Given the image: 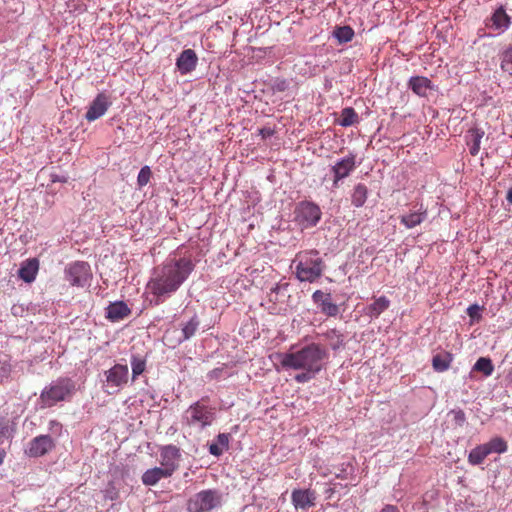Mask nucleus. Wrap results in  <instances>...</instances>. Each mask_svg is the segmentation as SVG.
<instances>
[{"label": "nucleus", "mask_w": 512, "mask_h": 512, "mask_svg": "<svg viewBox=\"0 0 512 512\" xmlns=\"http://www.w3.org/2000/svg\"><path fill=\"white\" fill-rule=\"evenodd\" d=\"M466 312L472 321H479L482 317L481 307L478 304H472L468 306Z\"/></svg>", "instance_id": "obj_40"}, {"label": "nucleus", "mask_w": 512, "mask_h": 512, "mask_svg": "<svg viewBox=\"0 0 512 512\" xmlns=\"http://www.w3.org/2000/svg\"><path fill=\"white\" fill-rule=\"evenodd\" d=\"M180 458V449L175 445H166L160 451L161 467L173 474L177 469V460Z\"/></svg>", "instance_id": "obj_15"}, {"label": "nucleus", "mask_w": 512, "mask_h": 512, "mask_svg": "<svg viewBox=\"0 0 512 512\" xmlns=\"http://www.w3.org/2000/svg\"><path fill=\"white\" fill-rule=\"evenodd\" d=\"M280 289H281V286L279 284H276L275 286H273L271 288V293H278Z\"/></svg>", "instance_id": "obj_51"}, {"label": "nucleus", "mask_w": 512, "mask_h": 512, "mask_svg": "<svg viewBox=\"0 0 512 512\" xmlns=\"http://www.w3.org/2000/svg\"><path fill=\"white\" fill-rule=\"evenodd\" d=\"M356 155L349 153L347 156L339 159L332 167L333 175H337L338 179L347 178L357 167Z\"/></svg>", "instance_id": "obj_14"}, {"label": "nucleus", "mask_w": 512, "mask_h": 512, "mask_svg": "<svg viewBox=\"0 0 512 512\" xmlns=\"http://www.w3.org/2000/svg\"><path fill=\"white\" fill-rule=\"evenodd\" d=\"M334 176V179H333V187H338L339 186V182L342 180V179H338L337 178V175H333Z\"/></svg>", "instance_id": "obj_50"}, {"label": "nucleus", "mask_w": 512, "mask_h": 512, "mask_svg": "<svg viewBox=\"0 0 512 512\" xmlns=\"http://www.w3.org/2000/svg\"><path fill=\"white\" fill-rule=\"evenodd\" d=\"M354 35V30L348 25L336 27V29L333 32V36L337 39V41L340 44L350 42L353 39Z\"/></svg>", "instance_id": "obj_32"}, {"label": "nucleus", "mask_w": 512, "mask_h": 512, "mask_svg": "<svg viewBox=\"0 0 512 512\" xmlns=\"http://www.w3.org/2000/svg\"><path fill=\"white\" fill-rule=\"evenodd\" d=\"M112 105L110 97L105 93H99L87 108L85 119L93 122L101 118Z\"/></svg>", "instance_id": "obj_13"}, {"label": "nucleus", "mask_w": 512, "mask_h": 512, "mask_svg": "<svg viewBox=\"0 0 512 512\" xmlns=\"http://www.w3.org/2000/svg\"><path fill=\"white\" fill-rule=\"evenodd\" d=\"M487 450H489V454H502L507 451V443L501 437H494L489 442L484 443Z\"/></svg>", "instance_id": "obj_35"}, {"label": "nucleus", "mask_w": 512, "mask_h": 512, "mask_svg": "<svg viewBox=\"0 0 512 512\" xmlns=\"http://www.w3.org/2000/svg\"><path fill=\"white\" fill-rule=\"evenodd\" d=\"M152 176V171L149 166H143L137 176V185L139 188L146 186Z\"/></svg>", "instance_id": "obj_38"}, {"label": "nucleus", "mask_w": 512, "mask_h": 512, "mask_svg": "<svg viewBox=\"0 0 512 512\" xmlns=\"http://www.w3.org/2000/svg\"><path fill=\"white\" fill-rule=\"evenodd\" d=\"M335 476L338 479H348L354 473V467L350 462H343L335 467Z\"/></svg>", "instance_id": "obj_37"}, {"label": "nucleus", "mask_w": 512, "mask_h": 512, "mask_svg": "<svg viewBox=\"0 0 512 512\" xmlns=\"http://www.w3.org/2000/svg\"><path fill=\"white\" fill-rule=\"evenodd\" d=\"M489 455V450L484 444L477 445L469 452L468 463L473 466L481 465Z\"/></svg>", "instance_id": "obj_29"}, {"label": "nucleus", "mask_w": 512, "mask_h": 512, "mask_svg": "<svg viewBox=\"0 0 512 512\" xmlns=\"http://www.w3.org/2000/svg\"><path fill=\"white\" fill-rule=\"evenodd\" d=\"M294 221L302 229L315 227L321 220L322 211L318 204L303 200L294 208Z\"/></svg>", "instance_id": "obj_7"}, {"label": "nucleus", "mask_w": 512, "mask_h": 512, "mask_svg": "<svg viewBox=\"0 0 512 512\" xmlns=\"http://www.w3.org/2000/svg\"><path fill=\"white\" fill-rule=\"evenodd\" d=\"M368 197V188L363 183H358L354 186L352 193H351V204L355 208L362 207Z\"/></svg>", "instance_id": "obj_28"}, {"label": "nucleus", "mask_w": 512, "mask_h": 512, "mask_svg": "<svg viewBox=\"0 0 512 512\" xmlns=\"http://www.w3.org/2000/svg\"><path fill=\"white\" fill-rule=\"evenodd\" d=\"M222 495L218 490L207 489L198 492L189 500L190 512H209L221 506Z\"/></svg>", "instance_id": "obj_9"}, {"label": "nucleus", "mask_w": 512, "mask_h": 512, "mask_svg": "<svg viewBox=\"0 0 512 512\" xmlns=\"http://www.w3.org/2000/svg\"><path fill=\"white\" fill-rule=\"evenodd\" d=\"M131 314V309L124 301L110 303L105 309V317L111 322H119Z\"/></svg>", "instance_id": "obj_20"}, {"label": "nucleus", "mask_w": 512, "mask_h": 512, "mask_svg": "<svg viewBox=\"0 0 512 512\" xmlns=\"http://www.w3.org/2000/svg\"><path fill=\"white\" fill-rule=\"evenodd\" d=\"M427 218V210L422 207L418 211L409 212L400 217V223L407 229H412L420 225Z\"/></svg>", "instance_id": "obj_25"}, {"label": "nucleus", "mask_w": 512, "mask_h": 512, "mask_svg": "<svg viewBox=\"0 0 512 512\" xmlns=\"http://www.w3.org/2000/svg\"><path fill=\"white\" fill-rule=\"evenodd\" d=\"M8 430V425L4 417L0 416V438L4 436V434Z\"/></svg>", "instance_id": "obj_44"}, {"label": "nucleus", "mask_w": 512, "mask_h": 512, "mask_svg": "<svg viewBox=\"0 0 512 512\" xmlns=\"http://www.w3.org/2000/svg\"><path fill=\"white\" fill-rule=\"evenodd\" d=\"M5 456H6L5 450L4 449H0V465L3 464Z\"/></svg>", "instance_id": "obj_49"}, {"label": "nucleus", "mask_w": 512, "mask_h": 512, "mask_svg": "<svg viewBox=\"0 0 512 512\" xmlns=\"http://www.w3.org/2000/svg\"><path fill=\"white\" fill-rule=\"evenodd\" d=\"M283 369L300 370L294 379L297 383H306L314 379L326 368L330 353L321 342H309L296 351L278 355Z\"/></svg>", "instance_id": "obj_2"}, {"label": "nucleus", "mask_w": 512, "mask_h": 512, "mask_svg": "<svg viewBox=\"0 0 512 512\" xmlns=\"http://www.w3.org/2000/svg\"><path fill=\"white\" fill-rule=\"evenodd\" d=\"M102 390L108 395L118 394L129 382V369L126 364L116 363L103 372Z\"/></svg>", "instance_id": "obj_6"}, {"label": "nucleus", "mask_w": 512, "mask_h": 512, "mask_svg": "<svg viewBox=\"0 0 512 512\" xmlns=\"http://www.w3.org/2000/svg\"><path fill=\"white\" fill-rule=\"evenodd\" d=\"M501 69L503 72L512 75V45L506 48L500 55Z\"/></svg>", "instance_id": "obj_36"}, {"label": "nucleus", "mask_w": 512, "mask_h": 512, "mask_svg": "<svg viewBox=\"0 0 512 512\" xmlns=\"http://www.w3.org/2000/svg\"><path fill=\"white\" fill-rule=\"evenodd\" d=\"M451 413L453 414V420L457 425L462 426L465 423L466 416L463 410H452Z\"/></svg>", "instance_id": "obj_41"}, {"label": "nucleus", "mask_w": 512, "mask_h": 512, "mask_svg": "<svg viewBox=\"0 0 512 512\" xmlns=\"http://www.w3.org/2000/svg\"><path fill=\"white\" fill-rule=\"evenodd\" d=\"M408 88L419 97H427L429 91L437 89L433 82L425 76L410 77Z\"/></svg>", "instance_id": "obj_19"}, {"label": "nucleus", "mask_w": 512, "mask_h": 512, "mask_svg": "<svg viewBox=\"0 0 512 512\" xmlns=\"http://www.w3.org/2000/svg\"><path fill=\"white\" fill-rule=\"evenodd\" d=\"M49 428H50V430H54L55 428L61 429V424L59 422H57L56 420H51L49 422Z\"/></svg>", "instance_id": "obj_45"}, {"label": "nucleus", "mask_w": 512, "mask_h": 512, "mask_svg": "<svg viewBox=\"0 0 512 512\" xmlns=\"http://www.w3.org/2000/svg\"><path fill=\"white\" fill-rule=\"evenodd\" d=\"M11 372V366L7 362L0 361V382L7 379Z\"/></svg>", "instance_id": "obj_42"}, {"label": "nucleus", "mask_w": 512, "mask_h": 512, "mask_svg": "<svg viewBox=\"0 0 512 512\" xmlns=\"http://www.w3.org/2000/svg\"><path fill=\"white\" fill-rule=\"evenodd\" d=\"M65 280L76 287L89 286L92 280V270L88 262L74 261L64 269Z\"/></svg>", "instance_id": "obj_8"}, {"label": "nucleus", "mask_w": 512, "mask_h": 512, "mask_svg": "<svg viewBox=\"0 0 512 512\" xmlns=\"http://www.w3.org/2000/svg\"><path fill=\"white\" fill-rule=\"evenodd\" d=\"M103 493H104V498L109 499L111 501L117 500L119 498V491L114 486V484L111 482L103 490Z\"/></svg>", "instance_id": "obj_39"}, {"label": "nucleus", "mask_w": 512, "mask_h": 512, "mask_svg": "<svg viewBox=\"0 0 512 512\" xmlns=\"http://www.w3.org/2000/svg\"><path fill=\"white\" fill-rule=\"evenodd\" d=\"M316 339H318V342H321V340L326 341L328 347L335 352L345 346L344 334L336 328H331L325 332L317 333Z\"/></svg>", "instance_id": "obj_18"}, {"label": "nucleus", "mask_w": 512, "mask_h": 512, "mask_svg": "<svg viewBox=\"0 0 512 512\" xmlns=\"http://www.w3.org/2000/svg\"><path fill=\"white\" fill-rule=\"evenodd\" d=\"M230 438L229 433H219L215 441L209 445V453L215 457H220L225 450L229 449Z\"/></svg>", "instance_id": "obj_27"}, {"label": "nucleus", "mask_w": 512, "mask_h": 512, "mask_svg": "<svg viewBox=\"0 0 512 512\" xmlns=\"http://www.w3.org/2000/svg\"><path fill=\"white\" fill-rule=\"evenodd\" d=\"M484 131L481 128H471L467 135L466 141L469 146V152L472 156H476L480 151L481 140L484 136Z\"/></svg>", "instance_id": "obj_26"}, {"label": "nucleus", "mask_w": 512, "mask_h": 512, "mask_svg": "<svg viewBox=\"0 0 512 512\" xmlns=\"http://www.w3.org/2000/svg\"><path fill=\"white\" fill-rule=\"evenodd\" d=\"M317 493L312 489H294L291 502L296 510L307 511L316 505Z\"/></svg>", "instance_id": "obj_12"}, {"label": "nucleus", "mask_w": 512, "mask_h": 512, "mask_svg": "<svg viewBox=\"0 0 512 512\" xmlns=\"http://www.w3.org/2000/svg\"><path fill=\"white\" fill-rule=\"evenodd\" d=\"M39 270V261L37 258H30L25 260L19 270V277L26 283H31L36 279Z\"/></svg>", "instance_id": "obj_21"}, {"label": "nucleus", "mask_w": 512, "mask_h": 512, "mask_svg": "<svg viewBox=\"0 0 512 512\" xmlns=\"http://www.w3.org/2000/svg\"><path fill=\"white\" fill-rule=\"evenodd\" d=\"M260 133L263 137H266L272 135L273 132L270 129H261Z\"/></svg>", "instance_id": "obj_47"}, {"label": "nucleus", "mask_w": 512, "mask_h": 512, "mask_svg": "<svg viewBox=\"0 0 512 512\" xmlns=\"http://www.w3.org/2000/svg\"><path fill=\"white\" fill-rule=\"evenodd\" d=\"M74 391L75 382L71 378L60 377L42 390L40 401L43 407H52L58 402L65 401Z\"/></svg>", "instance_id": "obj_5"}, {"label": "nucleus", "mask_w": 512, "mask_h": 512, "mask_svg": "<svg viewBox=\"0 0 512 512\" xmlns=\"http://www.w3.org/2000/svg\"><path fill=\"white\" fill-rule=\"evenodd\" d=\"M511 23V17L506 13L504 7L500 6L493 12L486 25L501 34L509 29Z\"/></svg>", "instance_id": "obj_16"}, {"label": "nucleus", "mask_w": 512, "mask_h": 512, "mask_svg": "<svg viewBox=\"0 0 512 512\" xmlns=\"http://www.w3.org/2000/svg\"><path fill=\"white\" fill-rule=\"evenodd\" d=\"M172 474L163 467H154L146 470L142 475V482L147 486L157 484L161 479L170 477Z\"/></svg>", "instance_id": "obj_24"}, {"label": "nucleus", "mask_w": 512, "mask_h": 512, "mask_svg": "<svg viewBox=\"0 0 512 512\" xmlns=\"http://www.w3.org/2000/svg\"><path fill=\"white\" fill-rule=\"evenodd\" d=\"M390 300L386 296L374 298V301L364 308V314L371 319H377L390 307Z\"/></svg>", "instance_id": "obj_22"}, {"label": "nucleus", "mask_w": 512, "mask_h": 512, "mask_svg": "<svg viewBox=\"0 0 512 512\" xmlns=\"http://www.w3.org/2000/svg\"><path fill=\"white\" fill-rule=\"evenodd\" d=\"M358 114L352 107H346L341 111L337 123L342 127H350L358 122Z\"/></svg>", "instance_id": "obj_30"}, {"label": "nucleus", "mask_w": 512, "mask_h": 512, "mask_svg": "<svg viewBox=\"0 0 512 512\" xmlns=\"http://www.w3.org/2000/svg\"><path fill=\"white\" fill-rule=\"evenodd\" d=\"M379 512H401V511L396 505L386 504L379 510Z\"/></svg>", "instance_id": "obj_43"}, {"label": "nucleus", "mask_w": 512, "mask_h": 512, "mask_svg": "<svg viewBox=\"0 0 512 512\" xmlns=\"http://www.w3.org/2000/svg\"><path fill=\"white\" fill-rule=\"evenodd\" d=\"M294 274L300 282L314 283L325 270V263L316 249L298 252L292 260Z\"/></svg>", "instance_id": "obj_3"}, {"label": "nucleus", "mask_w": 512, "mask_h": 512, "mask_svg": "<svg viewBox=\"0 0 512 512\" xmlns=\"http://www.w3.org/2000/svg\"><path fill=\"white\" fill-rule=\"evenodd\" d=\"M473 370L483 373L485 377H489L494 371V365L490 358L480 357L474 364Z\"/></svg>", "instance_id": "obj_34"}, {"label": "nucleus", "mask_w": 512, "mask_h": 512, "mask_svg": "<svg viewBox=\"0 0 512 512\" xmlns=\"http://www.w3.org/2000/svg\"><path fill=\"white\" fill-rule=\"evenodd\" d=\"M181 336L178 338L179 343H183L191 339L197 332L200 326V320L196 314H194L188 321L182 322Z\"/></svg>", "instance_id": "obj_23"}, {"label": "nucleus", "mask_w": 512, "mask_h": 512, "mask_svg": "<svg viewBox=\"0 0 512 512\" xmlns=\"http://www.w3.org/2000/svg\"><path fill=\"white\" fill-rule=\"evenodd\" d=\"M177 251L156 267L148 283L150 292L157 298V304L171 297L189 278L196 264L191 255L177 257Z\"/></svg>", "instance_id": "obj_1"}, {"label": "nucleus", "mask_w": 512, "mask_h": 512, "mask_svg": "<svg viewBox=\"0 0 512 512\" xmlns=\"http://www.w3.org/2000/svg\"><path fill=\"white\" fill-rule=\"evenodd\" d=\"M451 361H452V357L450 354H448V353L445 355L437 354V355L433 356V359H432L433 369L436 372H444L449 369Z\"/></svg>", "instance_id": "obj_33"}, {"label": "nucleus", "mask_w": 512, "mask_h": 512, "mask_svg": "<svg viewBox=\"0 0 512 512\" xmlns=\"http://www.w3.org/2000/svg\"><path fill=\"white\" fill-rule=\"evenodd\" d=\"M216 419L215 408L204 403V398L192 403L182 414L183 426L203 432L210 427Z\"/></svg>", "instance_id": "obj_4"}, {"label": "nucleus", "mask_w": 512, "mask_h": 512, "mask_svg": "<svg viewBox=\"0 0 512 512\" xmlns=\"http://www.w3.org/2000/svg\"><path fill=\"white\" fill-rule=\"evenodd\" d=\"M313 303L317 306L319 311L327 317H336L340 313V307L333 302L331 293L316 290L312 296Z\"/></svg>", "instance_id": "obj_10"}, {"label": "nucleus", "mask_w": 512, "mask_h": 512, "mask_svg": "<svg viewBox=\"0 0 512 512\" xmlns=\"http://www.w3.org/2000/svg\"><path fill=\"white\" fill-rule=\"evenodd\" d=\"M334 492H335L334 488L329 487V488H327V489L325 490V492H324V493H325V495H326V497H327V498H331V497H332V495L334 494Z\"/></svg>", "instance_id": "obj_46"}, {"label": "nucleus", "mask_w": 512, "mask_h": 512, "mask_svg": "<svg viewBox=\"0 0 512 512\" xmlns=\"http://www.w3.org/2000/svg\"><path fill=\"white\" fill-rule=\"evenodd\" d=\"M55 446L54 440L49 435H39L34 437L25 449V454L29 457L38 458L44 456Z\"/></svg>", "instance_id": "obj_11"}, {"label": "nucleus", "mask_w": 512, "mask_h": 512, "mask_svg": "<svg viewBox=\"0 0 512 512\" xmlns=\"http://www.w3.org/2000/svg\"><path fill=\"white\" fill-rule=\"evenodd\" d=\"M132 369L131 379L134 382L146 369V360L140 355L133 354L130 359Z\"/></svg>", "instance_id": "obj_31"}, {"label": "nucleus", "mask_w": 512, "mask_h": 512, "mask_svg": "<svg viewBox=\"0 0 512 512\" xmlns=\"http://www.w3.org/2000/svg\"><path fill=\"white\" fill-rule=\"evenodd\" d=\"M198 57L193 49L183 50L176 59V67L181 75H187L195 70Z\"/></svg>", "instance_id": "obj_17"}, {"label": "nucleus", "mask_w": 512, "mask_h": 512, "mask_svg": "<svg viewBox=\"0 0 512 512\" xmlns=\"http://www.w3.org/2000/svg\"><path fill=\"white\" fill-rule=\"evenodd\" d=\"M506 200L508 201L509 204L512 205V187L507 192Z\"/></svg>", "instance_id": "obj_48"}]
</instances>
